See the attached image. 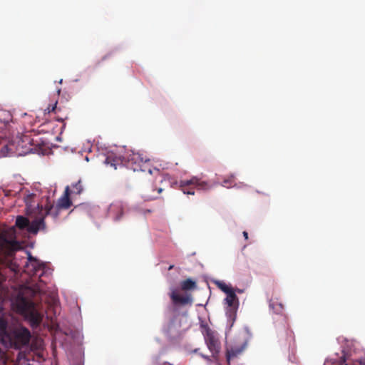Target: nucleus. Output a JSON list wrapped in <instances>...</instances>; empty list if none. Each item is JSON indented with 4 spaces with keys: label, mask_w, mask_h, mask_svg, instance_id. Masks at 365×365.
Segmentation results:
<instances>
[{
    "label": "nucleus",
    "mask_w": 365,
    "mask_h": 365,
    "mask_svg": "<svg viewBox=\"0 0 365 365\" xmlns=\"http://www.w3.org/2000/svg\"><path fill=\"white\" fill-rule=\"evenodd\" d=\"M216 285L220 290H222L226 294L233 290L232 287H229L223 282H217Z\"/></svg>",
    "instance_id": "nucleus-22"
},
{
    "label": "nucleus",
    "mask_w": 365,
    "mask_h": 365,
    "mask_svg": "<svg viewBox=\"0 0 365 365\" xmlns=\"http://www.w3.org/2000/svg\"><path fill=\"white\" fill-rule=\"evenodd\" d=\"M155 172L159 173H160V170L159 169H156V168H154L153 170Z\"/></svg>",
    "instance_id": "nucleus-28"
},
{
    "label": "nucleus",
    "mask_w": 365,
    "mask_h": 365,
    "mask_svg": "<svg viewBox=\"0 0 365 365\" xmlns=\"http://www.w3.org/2000/svg\"><path fill=\"white\" fill-rule=\"evenodd\" d=\"M329 363L330 362L329 361H327L324 365H329ZM332 365H365V359H361L359 360H356L351 364H346V359L343 356L339 361L333 362Z\"/></svg>",
    "instance_id": "nucleus-16"
},
{
    "label": "nucleus",
    "mask_w": 365,
    "mask_h": 365,
    "mask_svg": "<svg viewBox=\"0 0 365 365\" xmlns=\"http://www.w3.org/2000/svg\"><path fill=\"white\" fill-rule=\"evenodd\" d=\"M179 187L184 194L195 195L194 189L206 190L211 187L210 184L200 178L193 176L189 180H182L179 182Z\"/></svg>",
    "instance_id": "nucleus-6"
},
{
    "label": "nucleus",
    "mask_w": 365,
    "mask_h": 365,
    "mask_svg": "<svg viewBox=\"0 0 365 365\" xmlns=\"http://www.w3.org/2000/svg\"><path fill=\"white\" fill-rule=\"evenodd\" d=\"M180 287L184 291L192 290L196 288V282L191 279H187L181 282Z\"/></svg>",
    "instance_id": "nucleus-18"
},
{
    "label": "nucleus",
    "mask_w": 365,
    "mask_h": 365,
    "mask_svg": "<svg viewBox=\"0 0 365 365\" xmlns=\"http://www.w3.org/2000/svg\"><path fill=\"white\" fill-rule=\"evenodd\" d=\"M83 187L81 183V180H78L76 183H73L71 189H70V195L71 194L79 195L83 191Z\"/></svg>",
    "instance_id": "nucleus-19"
},
{
    "label": "nucleus",
    "mask_w": 365,
    "mask_h": 365,
    "mask_svg": "<svg viewBox=\"0 0 365 365\" xmlns=\"http://www.w3.org/2000/svg\"><path fill=\"white\" fill-rule=\"evenodd\" d=\"M56 103L53 106H51V105H50V106H48L47 107V108H46V109L44 110V113H51V111H54V110L56 109Z\"/></svg>",
    "instance_id": "nucleus-24"
},
{
    "label": "nucleus",
    "mask_w": 365,
    "mask_h": 365,
    "mask_svg": "<svg viewBox=\"0 0 365 365\" xmlns=\"http://www.w3.org/2000/svg\"><path fill=\"white\" fill-rule=\"evenodd\" d=\"M246 347V342L243 341L240 345L232 346L227 350V359L230 361L232 358L240 354Z\"/></svg>",
    "instance_id": "nucleus-14"
},
{
    "label": "nucleus",
    "mask_w": 365,
    "mask_h": 365,
    "mask_svg": "<svg viewBox=\"0 0 365 365\" xmlns=\"http://www.w3.org/2000/svg\"><path fill=\"white\" fill-rule=\"evenodd\" d=\"M67 208H68V185L66 186L63 196L58 199L56 205H51L45 211L41 208L40 215L31 222L26 217L19 215L16 219L15 225L20 230L26 229L29 232L36 234L39 230L46 229L44 222L46 215H49L57 217L62 210Z\"/></svg>",
    "instance_id": "nucleus-2"
},
{
    "label": "nucleus",
    "mask_w": 365,
    "mask_h": 365,
    "mask_svg": "<svg viewBox=\"0 0 365 365\" xmlns=\"http://www.w3.org/2000/svg\"><path fill=\"white\" fill-rule=\"evenodd\" d=\"M149 161L150 160L148 159L144 160L140 153H132L131 154H129L127 157V160L125 161V166L128 168L133 170L134 172L148 171L151 175L153 174V170L148 165V163Z\"/></svg>",
    "instance_id": "nucleus-7"
},
{
    "label": "nucleus",
    "mask_w": 365,
    "mask_h": 365,
    "mask_svg": "<svg viewBox=\"0 0 365 365\" xmlns=\"http://www.w3.org/2000/svg\"><path fill=\"white\" fill-rule=\"evenodd\" d=\"M285 335H286V340L292 339V331L288 329H285L284 330Z\"/></svg>",
    "instance_id": "nucleus-25"
},
{
    "label": "nucleus",
    "mask_w": 365,
    "mask_h": 365,
    "mask_svg": "<svg viewBox=\"0 0 365 365\" xmlns=\"http://www.w3.org/2000/svg\"><path fill=\"white\" fill-rule=\"evenodd\" d=\"M14 304L17 312L24 317L32 329H36L41 325L43 314L32 300L19 294L15 299Z\"/></svg>",
    "instance_id": "nucleus-3"
},
{
    "label": "nucleus",
    "mask_w": 365,
    "mask_h": 365,
    "mask_svg": "<svg viewBox=\"0 0 365 365\" xmlns=\"http://www.w3.org/2000/svg\"><path fill=\"white\" fill-rule=\"evenodd\" d=\"M45 264L29 255L28 261L24 265V272L31 276H37L41 279L44 273Z\"/></svg>",
    "instance_id": "nucleus-8"
},
{
    "label": "nucleus",
    "mask_w": 365,
    "mask_h": 365,
    "mask_svg": "<svg viewBox=\"0 0 365 365\" xmlns=\"http://www.w3.org/2000/svg\"><path fill=\"white\" fill-rule=\"evenodd\" d=\"M170 297L172 300V302L174 305H186L191 304L192 303V299L190 294H187L185 296L180 295L177 289H172L170 293Z\"/></svg>",
    "instance_id": "nucleus-13"
},
{
    "label": "nucleus",
    "mask_w": 365,
    "mask_h": 365,
    "mask_svg": "<svg viewBox=\"0 0 365 365\" xmlns=\"http://www.w3.org/2000/svg\"><path fill=\"white\" fill-rule=\"evenodd\" d=\"M19 248V244L15 240H8L3 234H0V254L11 256Z\"/></svg>",
    "instance_id": "nucleus-11"
},
{
    "label": "nucleus",
    "mask_w": 365,
    "mask_h": 365,
    "mask_svg": "<svg viewBox=\"0 0 365 365\" xmlns=\"http://www.w3.org/2000/svg\"><path fill=\"white\" fill-rule=\"evenodd\" d=\"M72 309H73V321L76 322L78 324H81V321H82V318H81L80 307L76 304Z\"/></svg>",
    "instance_id": "nucleus-20"
},
{
    "label": "nucleus",
    "mask_w": 365,
    "mask_h": 365,
    "mask_svg": "<svg viewBox=\"0 0 365 365\" xmlns=\"http://www.w3.org/2000/svg\"><path fill=\"white\" fill-rule=\"evenodd\" d=\"M163 189L162 188H159L158 190V193H160L162 192Z\"/></svg>",
    "instance_id": "nucleus-30"
},
{
    "label": "nucleus",
    "mask_w": 365,
    "mask_h": 365,
    "mask_svg": "<svg viewBox=\"0 0 365 365\" xmlns=\"http://www.w3.org/2000/svg\"><path fill=\"white\" fill-rule=\"evenodd\" d=\"M202 356L203 358H205V359H207V360H210V358H209V356H207L202 355Z\"/></svg>",
    "instance_id": "nucleus-27"
},
{
    "label": "nucleus",
    "mask_w": 365,
    "mask_h": 365,
    "mask_svg": "<svg viewBox=\"0 0 365 365\" xmlns=\"http://www.w3.org/2000/svg\"><path fill=\"white\" fill-rule=\"evenodd\" d=\"M225 301L227 304L226 315L232 325L236 319L238 307V299L234 290L227 294Z\"/></svg>",
    "instance_id": "nucleus-9"
},
{
    "label": "nucleus",
    "mask_w": 365,
    "mask_h": 365,
    "mask_svg": "<svg viewBox=\"0 0 365 365\" xmlns=\"http://www.w3.org/2000/svg\"><path fill=\"white\" fill-rule=\"evenodd\" d=\"M204 338L207 348L212 354V356L217 355L220 350V342L217 332L212 330L210 327H206Z\"/></svg>",
    "instance_id": "nucleus-10"
},
{
    "label": "nucleus",
    "mask_w": 365,
    "mask_h": 365,
    "mask_svg": "<svg viewBox=\"0 0 365 365\" xmlns=\"http://www.w3.org/2000/svg\"><path fill=\"white\" fill-rule=\"evenodd\" d=\"M234 183L235 182H234L233 177L231 176L227 179H225L222 183V185L225 187H230L233 185Z\"/></svg>",
    "instance_id": "nucleus-23"
},
{
    "label": "nucleus",
    "mask_w": 365,
    "mask_h": 365,
    "mask_svg": "<svg viewBox=\"0 0 365 365\" xmlns=\"http://www.w3.org/2000/svg\"><path fill=\"white\" fill-rule=\"evenodd\" d=\"M243 236H244L245 240H247L248 239V233H247V232L244 231L243 232Z\"/></svg>",
    "instance_id": "nucleus-26"
},
{
    "label": "nucleus",
    "mask_w": 365,
    "mask_h": 365,
    "mask_svg": "<svg viewBox=\"0 0 365 365\" xmlns=\"http://www.w3.org/2000/svg\"><path fill=\"white\" fill-rule=\"evenodd\" d=\"M83 336L78 329L70 331V351L73 354V365H84Z\"/></svg>",
    "instance_id": "nucleus-4"
},
{
    "label": "nucleus",
    "mask_w": 365,
    "mask_h": 365,
    "mask_svg": "<svg viewBox=\"0 0 365 365\" xmlns=\"http://www.w3.org/2000/svg\"><path fill=\"white\" fill-rule=\"evenodd\" d=\"M32 138L31 133L18 134L8 142L0 143V155L2 157L22 156L31 153L44 154L43 146L38 135Z\"/></svg>",
    "instance_id": "nucleus-1"
},
{
    "label": "nucleus",
    "mask_w": 365,
    "mask_h": 365,
    "mask_svg": "<svg viewBox=\"0 0 365 365\" xmlns=\"http://www.w3.org/2000/svg\"><path fill=\"white\" fill-rule=\"evenodd\" d=\"M108 216L113 221H119L124 214V205L121 202H114L110 205L107 212Z\"/></svg>",
    "instance_id": "nucleus-12"
},
{
    "label": "nucleus",
    "mask_w": 365,
    "mask_h": 365,
    "mask_svg": "<svg viewBox=\"0 0 365 365\" xmlns=\"http://www.w3.org/2000/svg\"><path fill=\"white\" fill-rule=\"evenodd\" d=\"M173 267H174V266H173V265H170V266L168 267V270H171Z\"/></svg>",
    "instance_id": "nucleus-29"
},
{
    "label": "nucleus",
    "mask_w": 365,
    "mask_h": 365,
    "mask_svg": "<svg viewBox=\"0 0 365 365\" xmlns=\"http://www.w3.org/2000/svg\"><path fill=\"white\" fill-rule=\"evenodd\" d=\"M31 334L30 331L24 326H18L10 330L7 340L16 349H21L27 346L31 340Z\"/></svg>",
    "instance_id": "nucleus-5"
},
{
    "label": "nucleus",
    "mask_w": 365,
    "mask_h": 365,
    "mask_svg": "<svg viewBox=\"0 0 365 365\" xmlns=\"http://www.w3.org/2000/svg\"><path fill=\"white\" fill-rule=\"evenodd\" d=\"M164 365H173V364H170L169 362H165Z\"/></svg>",
    "instance_id": "nucleus-31"
},
{
    "label": "nucleus",
    "mask_w": 365,
    "mask_h": 365,
    "mask_svg": "<svg viewBox=\"0 0 365 365\" xmlns=\"http://www.w3.org/2000/svg\"><path fill=\"white\" fill-rule=\"evenodd\" d=\"M105 163L110 167H113L115 170L117 169L118 166H121L123 163L120 159L114 158L113 155H108Z\"/></svg>",
    "instance_id": "nucleus-17"
},
{
    "label": "nucleus",
    "mask_w": 365,
    "mask_h": 365,
    "mask_svg": "<svg viewBox=\"0 0 365 365\" xmlns=\"http://www.w3.org/2000/svg\"><path fill=\"white\" fill-rule=\"evenodd\" d=\"M69 205H70V207H71V205H72V202H71V200H70Z\"/></svg>",
    "instance_id": "nucleus-32"
},
{
    "label": "nucleus",
    "mask_w": 365,
    "mask_h": 365,
    "mask_svg": "<svg viewBox=\"0 0 365 365\" xmlns=\"http://www.w3.org/2000/svg\"><path fill=\"white\" fill-rule=\"evenodd\" d=\"M269 307L276 312L277 314H280L282 312L284 309V307L282 303H277L273 302L272 300L270 302Z\"/></svg>",
    "instance_id": "nucleus-21"
},
{
    "label": "nucleus",
    "mask_w": 365,
    "mask_h": 365,
    "mask_svg": "<svg viewBox=\"0 0 365 365\" xmlns=\"http://www.w3.org/2000/svg\"><path fill=\"white\" fill-rule=\"evenodd\" d=\"M11 329L9 327L8 320L4 317H0V336L7 339Z\"/></svg>",
    "instance_id": "nucleus-15"
}]
</instances>
